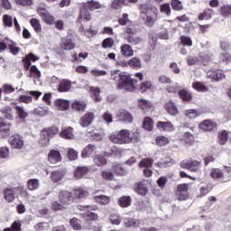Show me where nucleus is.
<instances>
[{"label":"nucleus","mask_w":231,"mask_h":231,"mask_svg":"<svg viewBox=\"0 0 231 231\" xmlns=\"http://www.w3.org/2000/svg\"><path fill=\"white\" fill-rule=\"evenodd\" d=\"M206 77L210 79L211 82H219V80L225 79V72L221 69L208 70Z\"/></svg>","instance_id":"obj_16"},{"label":"nucleus","mask_w":231,"mask_h":231,"mask_svg":"<svg viewBox=\"0 0 231 231\" xmlns=\"http://www.w3.org/2000/svg\"><path fill=\"white\" fill-rule=\"evenodd\" d=\"M109 140L112 143H117L118 145L133 143V142L140 140V133L135 131L131 134V131L128 129H122L110 134Z\"/></svg>","instance_id":"obj_2"},{"label":"nucleus","mask_w":231,"mask_h":231,"mask_svg":"<svg viewBox=\"0 0 231 231\" xmlns=\"http://www.w3.org/2000/svg\"><path fill=\"white\" fill-rule=\"evenodd\" d=\"M136 89H138V91H140V93H145L151 89H152V82L146 80V81H143L142 83H140V85H137Z\"/></svg>","instance_id":"obj_37"},{"label":"nucleus","mask_w":231,"mask_h":231,"mask_svg":"<svg viewBox=\"0 0 231 231\" xmlns=\"http://www.w3.org/2000/svg\"><path fill=\"white\" fill-rule=\"evenodd\" d=\"M60 136L64 140H73L75 138V134H73V127L68 126L66 128H62L60 133Z\"/></svg>","instance_id":"obj_24"},{"label":"nucleus","mask_w":231,"mask_h":231,"mask_svg":"<svg viewBox=\"0 0 231 231\" xmlns=\"http://www.w3.org/2000/svg\"><path fill=\"white\" fill-rule=\"evenodd\" d=\"M109 221L111 225H120L122 223V217L118 214H111L109 216Z\"/></svg>","instance_id":"obj_62"},{"label":"nucleus","mask_w":231,"mask_h":231,"mask_svg":"<svg viewBox=\"0 0 231 231\" xmlns=\"http://www.w3.org/2000/svg\"><path fill=\"white\" fill-rule=\"evenodd\" d=\"M94 120L95 113L88 112L79 118V124L81 127H89Z\"/></svg>","instance_id":"obj_15"},{"label":"nucleus","mask_w":231,"mask_h":231,"mask_svg":"<svg viewBox=\"0 0 231 231\" xmlns=\"http://www.w3.org/2000/svg\"><path fill=\"white\" fill-rule=\"evenodd\" d=\"M180 167L181 169H187L188 171H190L191 172H196L201 167V161H196L192 158L190 159H185L180 163Z\"/></svg>","instance_id":"obj_9"},{"label":"nucleus","mask_w":231,"mask_h":231,"mask_svg":"<svg viewBox=\"0 0 231 231\" xmlns=\"http://www.w3.org/2000/svg\"><path fill=\"white\" fill-rule=\"evenodd\" d=\"M220 14L222 15V17H231V5L221 6Z\"/></svg>","instance_id":"obj_59"},{"label":"nucleus","mask_w":231,"mask_h":231,"mask_svg":"<svg viewBox=\"0 0 231 231\" xmlns=\"http://www.w3.org/2000/svg\"><path fill=\"white\" fill-rule=\"evenodd\" d=\"M138 107L142 109V111L148 112L152 109V104L151 101L145 100V99H139L138 100Z\"/></svg>","instance_id":"obj_38"},{"label":"nucleus","mask_w":231,"mask_h":231,"mask_svg":"<svg viewBox=\"0 0 231 231\" xmlns=\"http://www.w3.org/2000/svg\"><path fill=\"white\" fill-rule=\"evenodd\" d=\"M180 41L182 46H192V39L189 36L182 35L180 36Z\"/></svg>","instance_id":"obj_64"},{"label":"nucleus","mask_w":231,"mask_h":231,"mask_svg":"<svg viewBox=\"0 0 231 231\" xmlns=\"http://www.w3.org/2000/svg\"><path fill=\"white\" fill-rule=\"evenodd\" d=\"M139 10L141 14H143L146 18H143L144 24L148 28H152L156 21H158V7L147 4H143L139 5Z\"/></svg>","instance_id":"obj_3"},{"label":"nucleus","mask_w":231,"mask_h":231,"mask_svg":"<svg viewBox=\"0 0 231 231\" xmlns=\"http://www.w3.org/2000/svg\"><path fill=\"white\" fill-rule=\"evenodd\" d=\"M190 189V184L182 183L177 185L175 190V196L179 201H185V199H189V190Z\"/></svg>","instance_id":"obj_8"},{"label":"nucleus","mask_w":231,"mask_h":231,"mask_svg":"<svg viewBox=\"0 0 231 231\" xmlns=\"http://www.w3.org/2000/svg\"><path fill=\"white\" fill-rule=\"evenodd\" d=\"M102 122H105L106 125H109V124H113V114L111 112L106 111L101 116Z\"/></svg>","instance_id":"obj_56"},{"label":"nucleus","mask_w":231,"mask_h":231,"mask_svg":"<svg viewBox=\"0 0 231 231\" xmlns=\"http://www.w3.org/2000/svg\"><path fill=\"white\" fill-rule=\"evenodd\" d=\"M21 220H16L12 223L11 227H5L4 231H21Z\"/></svg>","instance_id":"obj_58"},{"label":"nucleus","mask_w":231,"mask_h":231,"mask_svg":"<svg viewBox=\"0 0 231 231\" xmlns=\"http://www.w3.org/2000/svg\"><path fill=\"white\" fill-rule=\"evenodd\" d=\"M94 163L97 167H104V165H107V160L104 155L97 154L94 156Z\"/></svg>","instance_id":"obj_42"},{"label":"nucleus","mask_w":231,"mask_h":231,"mask_svg":"<svg viewBox=\"0 0 231 231\" xmlns=\"http://www.w3.org/2000/svg\"><path fill=\"white\" fill-rule=\"evenodd\" d=\"M47 160L49 163L51 165H55L56 163H60V162H62V154H60V152L59 150H50L47 155Z\"/></svg>","instance_id":"obj_14"},{"label":"nucleus","mask_w":231,"mask_h":231,"mask_svg":"<svg viewBox=\"0 0 231 231\" xmlns=\"http://www.w3.org/2000/svg\"><path fill=\"white\" fill-rule=\"evenodd\" d=\"M96 151L97 146H95L94 144H88L81 151V158H89L92 154H95Z\"/></svg>","instance_id":"obj_28"},{"label":"nucleus","mask_w":231,"mask_h":231,"mask_svg":"<svg viewBox=\"0 0 231 231\" xmlns=\"http://www.w3.org/2000/svg\"><path fill=\"white\" fill-rule=\"evenodd\" d=\"M79 210L84 212L82 216L87 221H97L98 219V215L94 213L95 210H98V206L97 205L79 206Z\"/></svg>","instance_id":"obj_7"},{"label":"nucleus","mask_w":231,"mask_h":231,"mask_svg":"<svg viewBox=\"0 0 231 231\" xmlns=\"http://www.w3.org/2000/svg\"><path fill=\"white\" fill-rule=\"evenodd\" d=\"M118 24L121 26H125L129 24H134L133 22L129 19V14H123L121 18H118L117 20Z\"/></svg>","instance_id":"obj_52"},{"label":"nucleus","mask_w":231,"mask_h":231,"mask_svg":"<svg viewBox=\"0 0 231 231\" xmlns=\"http://www.w3.org/2000/svg\"><path fill=\"white\" fill-rule=\"evenodd\" d=\"M134 190L139 196H147V194L149 193V188H147V180H143L136 182L134 185Z\"/></svg>","instance_id":"obj_13"},{"label":"nucleus","mask_w":231,"mask_h":231,"mask_svg":"<svg viewBox=\"0 0 231 231\" xmlns=\"http://www.w3.org/2000/svg\"><path fill=\"white\" fill-rule=\"evenodd\" d=\"M154 125V121L151 117H144L143 122V127L145 131H152Z\"/></svg>","instance_id":"obj_48"},{"label":"nucleus","mask_w":231,"mask_h":231,"mask_svg":"<svg viewBox=\"0 0 231 231\" xmlns=\"http://www.w3.org/2000/svg\"><path fill=\"white\" fill-rule=\"evenodd\" d=\"M54 105L59 111H68L69 109V102L66 99H56Z\"/></svg>","instance_id":"obj_31"},{"label":"nucleus","mask_w":231,"mask_h":231,"mask_svg":"<svg viewBox=\"0 0 231 231\" xmlns=\"http://www.w3.org/2000/svg\"><path fill=\"white\" fill-rule=\"evenodd\" d=\"M123 225L125 228H138L140 226V220L133 217L125 218Z\"/></svg>","instance_id":"obj_27"},{"label":"nucleus","mask_w":231,"mask_h":231,"mask_svg":"<svg viewBox=\"0 0 231 231\" xmlns=\"http://www.w3.org/2000/svg\"><path fill=\"white\" fill-rule=\"evenodd\" d=\"M86 107H88V104H86L85 101H74L71 104V109L78 111L79 113H84Z\"/></svg>","instance_id":"obj_33"},{"label":"nucleus","mask_w":231,"mask_h":231,"mask_svg":"<svg viewBox=\"0 0 231 231\" xmlns=\"http://www.w3.org/2000/svg\"><path fill=\"white\" fill-rule=\"evenodd\" d=\"M58 133L59 128L57 126L43 129L42 131V136H43L44 145H48L50 143V140H51V138H53Z\"/></svg>","instance_id":"obj_10"},{"label":"nucleus","mask_w":231,"mask_h":231,"mask_svg":"<svg viewBox=\"0 0 231 231\" xmlns=\"http://www.w3.org/2000/svg\"><path fill=\"white\" fill-rule=\"evenodd\" d=\"M66 176V170L60 169L51 172V178L54 183H59Z\"/></svg>","instance_id":"obj_25"},{"label":"nucleus","mask_w":231,"mask_h":231,"mask_svg":"<svg viewBox=\"0 0 231 231\" xmlns=\"http://www.w3.org/2000/svg\"><path fill=\"white\" fill-rule=\"evenodd\" d=\"M128 64L132 69H140L142 68V60L140 58H132L128 60Z\"/></svg>","instance_id":"obj_47"},{"label":"nucleus","mask_w":231,"mask_h":231,"mask_svg":"<svg viewBox=\"0 0 231 231\" xmlns=\"http://www.w3.org/2000/svg\"><path fill=\"white\" fill-rule=\"evenodd\" d=\"M218 60L222 64H230L231 62V54L228 52H222L219 54Z\"/></svg>","instance_id":"obj_51"},{"label":"nucleus","mask_w":231,"mask_h":231,"mask_svg":"<svg viewBox=\"0 0 231 231\" xmlns=\"http://www.w3.org/2000/svg\"><path fill=\"white\" fill-rule=\"evenodd\" d=\"M37 12L43 23H46V24H55V17L51 15L46 8L38 7Z\"/></svg>","instance_id":"obj_11"},{"label":"nucleus","mask_w":231,"mask_h":231,"mask_svg":"<svg viewBox=\"0 0 231 231\" xmlns=\"http://www.w3.org/2000/svg\"><path fill=\"white\" fill-rule=\"evenodd\" d=\"M90 93L94 102H102V97L100 96V88L90 87Z\"/></svg>","instance_id":"obj_39"},{"label":"nucleus","mask_w":231,"mask_h":231,"mask_svg":"<svg viewBox=\"0 0 231 231\" xmlns=\"http://www.w3.org/2000/svg\"><path fill=\"white\" fill-rule=\"evenodd\" d=\"M217 128V124L212 120H204L203 121V130L204 131H214Z\"/></svg>","instance_id":"obj_43"},{"label":"nucleus","mask_w":231,"mask_h":231,"mask_svg":"<svg viewBox=\"0 0 231 231\" xmlns=\"http://www.w3.org/2000/svg\"><path fill=\"white\" fill-rule=\"evenodd\" d=\"M125 33H126L125 41L132 44L133 46H136L142 42V38L136 35V31H134V24L130 23L126 27L124 28Z\"/></svg>","instance_id":"obj_6"},{"label":"nucleus","mask_w":231,"mask_h":231,"mask_svg":"<svg viewBox=\"0 0 231 231\" xmlns=\"http://www.w3.org/2000/svg\"><path fill=\"white\" fill-rule=\"evenodd\" d=\"M164 109L168 113V115H171V116H176L177 115H180L178 106H176V104L172 102V100H169L164 104Z\"/></svg>","instance_id":"obj_21"},{"label":"nucleus","mask_w":231,"mask_h":231,"mask_svg":"<svg viewBox=\"0 0 231 231\" xmlns=\"http://www.w3.org/2000/svg\"><path fill=\"white\" fill-rule=\"evenodd\" d=\"M7 48L12 55H19L21 48L17 46V43L12 40L7 41Z\"/></svg>","instance_id":"obj_40"},{"label":"nucleus","mask_w":231,"mask_h":231,"mask_svg":"<svg viewBox=\"0 0 231 231\" xmlns=\"http://www.w3.org/2000/svg\"><path fill=\"white\" fill-rule=\"evenodd\" d=\"M9 143L13 149H23L24 147V139L20 134H14L9 137Z\"/></svg>","instance_id":"obj_12"},{"label":"nucleus","mask_w":231,"mask_h":231,"mask_svg":"<svg viewBox=\"0 0 231 231\" xmlns=\"http://www.w3.org/2000/svg\"><path fill=\"white\" fill-rule=\"evenodd\" d=\"M219 145H225L228 142V132L226 130H222L217 134Z\"/></svg>","instance_id":"obj_41"},{"label":"nucleus","mask_w":231,"mask_h":231,"mask_svg":"<svg viewBox=\"0 0 231 231\" xmlns=\"http://www.w3.org/2000/svg\"><path fill=\"white\" fill-rule=\"evenodd\" d=\"M97 205H109L111 203V198L106 196V195H97V196H93L92 198Z\"/></svg>","instance_id":"obj_32"},{"label":"nucleus","mask_w":231,"mask_h":231,"mask_svg":"<svg viewBox=\"0 0 231 231\" xmlns=\"http://www.w3.org/2000/svg\"><path fill=\"white\" fill-rule=\"evenodd\" d=\"M112 171L116 176H125L127 174V171H125L121 164H114L112 166Z\"/></svg>","instance_id":"obj_46"},{"label":"nucleus","mask_w":231,"mask_h":231,"mask_svg":"<svg viewBox=\"0 0 231 231\" xmlns=\"http://www.w3.org/2000/svg\"><path fill=\"white\" fill-rule=\"evenodd\" d=\"M77 44L73 42L71 38H61L60 41V49L65 50V51H71L75 50Z\"/></svg>","instance_id":"obj_20"},{"label":"nucleus","mask_w":231,"mask_h":231,"mask_svg":"<svg viewBox=\"0 0 231 231\" xmlns=\"http://www.w3.org/2000/svg\"><path fill=\"white\" fill-rule=\"evenodd\" d=\"M179 98L182 100V102H192V92L189 91L188 89L182 88L178 92Z\"/></svg>","instance_id":"obj_23"},{"label":"nucleus","mask_w":231,"mask_h":231,"mask_svg":"<svg viewBox=\"0 0 231 231\" xmlns=\"http://www.w3.org/2000/svg\"><path fill=\"white\" fill-rule=\"evenodd\" d=\"M39 179H31L27 181L28 190H37L39 189Z\"/></svg>","instance_id":"obj_50"},{"label":"nucleus","mask_w":231,"mask_h":231,"mask_svg":"<svg viewBox=\"0 0 231 231\" xmlns=\"http://www.w3.org/2000/svg\"><path fill=\"white\" fill-rule=\"evenodd\" d=\"M88 174H89V168L87 166H79L74 171V178L76 180H82Z\"/></svg>","instance_id":"obj_22"},{"label":"nucleus","mask_w":231,"mask_h":231,"mask_svg":"<svg viewBox=\"0 0 231 231\" xmlns=\"http://www.w3.org/2000/svg\"><path fill=\"white\" fill-rule=\"evenodd\" d=\"M184 115L187 116V118L194 119L198 118L199 112L196 109H188L185 111Z\"/></svg>","instance_id":"obj_63"},{"label":"nucleus","mask_w":231,"mask_h":231,"mask_svg":"<svg viewBox=\"0 0 231 231\" xmlns=\"http://www.w3.org/2000/svg\"><path fill=\"white\" fill-rule=\"evenodd\" d=\"M117 122H125V124H131L133 122V115L125 110H120L116 116Z\"/></svg>","instance_id":"obj_18"},{"label":"nucleus","mask_w":231,"mask_h":231,"mask_svg":"<svg viewBox=\"0 0 231 231\" xmlns=\"http://www.w3.org/2000/svg\"><path fill=\"white\" fill-rule=\"evenodd\" d=\"M14 109L16 111L17 117L23 122H26V118H28V112L20 106H15Z\"/></svg>","instance_id":"obj_36"},{"label":"nucleus","mask_w":231,"mask_h":231,"mask_svg":"<svg viewBox=\"0 0 231 231\" xmlns=\"http://www.w3.org/2000/svg\"><path fill=\"white\" fill-rule=\"evenodd\" d=\"M16 192L19 193L21 198H24L25 199H28L30 198V194H28V189H26L23 186H18L14 188Z\"/></svg>","instance_id":"obj_61"},{"label":"nucleus","mask_w":231,"mask_h":231,"mask_svg":"<svg viewBox=\"0 0 231 231\" xmlns=\"http://www.w3.org/2000/svg\"><path fill=\"white\" fill-rule=\"evenodd\" d=\"M156 127L159 131H162L163 133H172V131H174V125L170 121H158Z\"/></svg>","instance_id":"obj_19"},{"label":"nucleus","mask_w":231,"mask_h":231,"mask_svg":"<svg viewBox=\"0 0 231 231\" xmlns=\"http://www.w3.org/2000/svg\"><path fill=\"white\" fill-rule=\"evenodd\" d=\"M103 156L105 158H111V156H122V151L116 147H113L108 152H104Z\"/></svg>","instance_id":"obj_45"},{"label":"nucleus","mask_w":231,"mask_h":231,"mask_svg":"<svg viewBox=\"0 0 231 231\" xmlns=\"http://www.w3.org/2000/svg\"><path fill=\"white\" fill-rule=\"evenodd\" d=\"M67 158H69L70 162H75V160H79V152H77L73 148H69L67 151Z\"/></svg>","instance_id":"obj_54"},{"label":"nucleus","mask_w":231,"mask_h":231,"mask_svg":"<svg viewBox=\"0 0 231 231\" xmlns=\"http://www.w3.org/2000/svg\"><path fill=\"white\" fill-rule=\"evenodd\" d=\"M5 201L14 203L15 201V188H5L2 190Z\"/></svg>","instance_id":"obj_17"},{"label":"nucleus","mask_w":231,"mask_h":231,"mask_svg":"<svg viewBox=\"0 0 231 231\" xmlns=\"http://www.w3.org/2000/svg\"><path fill=\"white\" fill-rule=\"evenodd\" d=\"M102 6L97 1H88L84 5V7L81 8L80 14L78 17V23H82V19H85V21H91V14H89L88 10H98V8H101Z\"/></svg>","instance_id":"obj_5"},{"label":"nucleus","mask_w":231,"mask_h":231,"mask_svg":"<svg viewBox=\"0 0 231 231\" xmlns=\"http://www.w3.org/2000/svg\"><path fill=\"white\" fill-rule=\"evenodd\" d=\"M0 113H2L3 116L6 120H14L15 116V112L14 111V108L12 106H7L0 110Z\"/></svg>","instance_id":"obj_26"},{"label":"nucleus","mask_w":231,"mask_h":231,"mask_svg":"<svg viewBox=\"0 0 231 231\" xmlns=\"http://www.w3.org/2000/svg\"><path fill=\"white\" fill-rule=\"evenodd\" d=\"M171 165H174V160L170 156H166L157 162V167H160L161 169H163V167H171Z\"/></svg>","instance_id":"obj_34"},{"label":"nucleus","mask_w":231,"mask_h":231,"mask_svg":"<svg viewBox=\"0 0 231 231\" xmlns=\"http://www.w3.org/2000/svg\"><path fill=\"white\" fill-rule=\"evenodd\" d=\"M101 178L106 181H115V173L112 171H103L101 172Z\"/></svg>","instance_id":"obj_60"},{"label":"nucleus","mask_w":231,"mask_h":231,"mask_svg":"<svg viewBox=\"0 0 231 231\" xmlns=\"http://www.w3.org/2000/svg\"><path fill=\"white\" fill-rule=\"evenodd\" d=\"M69 225L73 230H82V222L77 217H73L69 220Z\"/></svg>","instance_id":"obj_49"},{"label":"nucleus","mask_w":231,"mask_h":231,"mask_svg":"<svg viewBox=\"0 0 231 231\" xmlns=\"http://www.w3.org/2000/svg\"><path fill=\"white\" fill-rule=\"evenodd\" d=\"M138 88V79L131 78V75L122 72L121 79L117 82V89H124L133 93Z\"/></svg>","instance_id":"obj_4"},{"label":"nucleus","mask_w":231,"mask_h":231,"mask_svg":"<svg viewBox=\"0 0 231 231\" xmlns=\"http://www.w3.org/2000/svg\"><path fill=\"white\" fill-rule=\"evenodd\" d=\"M30 24L33 28L34 32L39 33L40 32H42V27L41 26V22L37 18H32L30 20Z\"/></svg>","instance_id":"obj_53"},{"label":"nucleus","mask_w":231,"mask_h":231,"mask_svg":"<svg viewBox=\"0 0 231 231\" xmlns=\"http://www.w3.org/2000/svg\"><path fill=\"white\" fill-rule=\"evenodd\" d=\"M101 46L105 50H107V48L111 49L115 46V40L111 37H107L103 40Z\"/></svg>","instance_id":"obj_55"},{"label":"nucleus","mask_w":231,"mask_h":231,"mask_svg":"<svg viewBox=\"0 0 231 231\" xmlns=\"http://www.w3.org/2000/svg\"><path fill=\"white\" fill-rule=\"evenodd\" d=\"M3 23L4 26H6L7 28H12L14 26V18H12L10 14H4Z\"/></svg>","instance_id":"obj_57"},{"label":"nucleus","mask_w":231,"mask_h":231,"mask_svg":"<svg viewBox=\"0 0 231 231\" xmlns=\"http://www.w3.org/2000/svg\"><path fill=\"white\" fill-rule=\"evenodd\" d=\"M121 55L125 58L133 57L134 55V51L133 50V47L131 45L125 43L121 46Z\"/></svg>","instance_id":"obj_30"},{"label":"nucleus","mask_w":231,"mask_h":231,"mask_svg":"<svg viewBox=\"0 0 231 231\" xmlns=\"http://www.w3.org/2000/svg\"><path fill=\"white\" fill-rule=\"evenodd\" d=\"M69 89H71V82L66 79L60 81L58 91H60V93H66Z\"/></svg>","instance_id":"obj_44"},{"label":"nucleus","mask_w":231,"mask_h":231,"mask_svg":"<svg viewBox=\"0 0 231 231\" xmlns=\"http://www.w3.org/2000/svg\"><path fill=\"white\" fill-rule=\"evenodd\" d=\"M132 201L131 196H123L118 199L117 203L122 208H127V207H131Z\"/></svg>","instance_id":"obj_35"},{"label":"nucleus","mask_w":231,"mask_h":231,"mask_svg":"<svg viewBox=\"0 0 231 231\" xmlns=\"http://www.w3.org/2000/svg\"><path fill=\"white\" fill-rule=\"evenodd\" d=\"M12 124H6L5 122H0V136L2 138H8L10 136V127Z\"/></svg>","instance_id":"obj_29"},{"label":"nucleus","mask_w":231,"mask_h":231,"mask_svg":"<svg viewBox=\"0 0 231 231\" xmlns=\"http://www.w3.org/2000/svg\"><path fill=\"white\" fill-rule=\"evenodd\" d=\"M88 194V190L83 189L82 188L73 189L72 192L63 189L59 192L58 199L61 205H64L66 208L69 207V205H73L77 199L87 198Z\"/></svg>","instance_id":"obj_1"}]
</instances>
